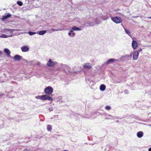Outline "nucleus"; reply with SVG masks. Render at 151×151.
I'll return each mask as SVG.
<instances>
[{
	"label": "nucleus",
	"mask_w": 151,
	"mask_h": 151,
	"mask_svg": "<svg viewBox=\"0 0 151 151\" xmlns=\"http://www.w3.org/2000/svg\"><path fill=\"white\" fill-rule=\"evenodd\" d=\"M28 34H29V35H32L35 34L36 33L35 32H28Z\"/></svg>",
	"instance_id": "nucleus-23"
},
{
	"label": "nucleus",
	"mask_w": 151,
	"mask_h": 151,
	"mask_svg": "<svg viewBox=\"0 0 151 151\" xmlns=\"http://www.w3.org/2000/svg\"><path fill=\"white\" fill-rule=\"evenodd\" d=\"M105 109L106 110H108L110 109V107L109 106H106Z\"/></svg>",
	"instance_id": "nucleus-24"
},
{
	"label": "nucleus",
	"mask_w": 151,
	"mask_h": 151,
	"mask_svg": "<svg viewBox=\"0 0 151 151\" xmlns=\"http://www.w3.org/2000/svg\"><path fill=\"white\" fill-rule=\"evenodd\" d=\"M83 67L88 69H91L92 68L91 64L89 63H86L84 64Z\"/></svg>",
	"instance_id": "nucleus-7"
},
{
	"label": "nucleus",
	"mask_w": 151,
	"mask_h": 151,
	"mask_svg": "<svg viewBox=\"0 0 151 151\" xmlns=\"http://www.w3.org/2000/svg\"><path fill=\"white\" fill-rule=\"evenodd\" d=\"M6 16H4L2 17V18H1V20L2 21H4L5 19H7Z\"/></svg>",
	"instance_id": "nucleus-22"
},
{
	"label": "nucleus",
	"mask_w": 151,
	"mask_h": 151,
	"mask_svg": "<svg viewBox=\"0 0 151 151\" xmlns=\"http://www.w3.org/2000/svg\"><path fill=\"white\" fill-rule=\"evenodd\" d=\"M46 31L45 30H43L42 31H41L39 32V34L40 35H43L45 34L46 33Z\"/></svg>",
	"instance_id": "nucleus-17"
},
{
	"label": "nucleus",
	"mask_w": 151,
	"mask_h": 151,
	"mask_svg": "<svg viewBox=\"0 0 151 151\" xmlns=\"http://www.w3.org/2000/svg\"><path fill=\"white\" fill-rule=\"evenodd\" d=\"M53 91L52 88L50 86L47 87L44 90L45 93L49 95L51 94L52 93Z\"/></svg>",
	"instance_id": "nucleus-3"
},
{
	"label": "nucleus",
	"mask_w": 151,
	"mask_h": 151,
	"mask_svg": "<svg viewBox=\"0 0 151 151\" xmlns=\"http://www.w3.org/2000/svg\"><path fill=\"white\" fill-rule=\"evenodd\" d=\"M14 35H6L4 34H3L1 35L0 36V37L1 38H6L9 37H12L14 36Z\"/></svg>",
	"instance_id": "nucleus-13"
},
{
	"label": "nucleus",
	"mask_w": 151,
	"mask_h": 151,
	"mask_svg": "<svg viewBox=\"0 0 151 151\" xmlns=\"http://www.w3.org/2000/svg\"><path fill=\"white\" fill-rule=\"evenodd\" d=\"M68 35H69V36H70V35H71V33H70V32H69V33H68Z\"/></svg>",
	"instance_id": "nucleus-31"
},
{
	"label": "nucleus",
	"mask_w": 151,
	"mask_h": 151,
	"mask_svg": "<svg viewBox=\"0 0 151 151\" xmlns=\"http://www.w3.org/2000/svg\"><path fill=\"white\" fill-rule=\"evenodd\" d=\"M132 54L131 53L130 54V56H132Z\"/></svg>",
	"instance_id": "nucleus-35"
},
{
	"label": "nucleus",
	"mask_w": 151,
	"mask_h": 151,
	"mask_svg": "<svg viewBox=\"0 0 151 151\" xmlns=\"http://www.w3.org/2000/svg\"><path fill=\"white\" fill-rule=\"evenodd\" d=\"M143 133L142 132L140 131L138 132L137 134V136L139 138L141 137L143 135Z\"/></svg>",
	"instance_id": "nucleus-14"
},
{
	"label": "nucleus",
	"mask_w": 151,
	"mask_h": 151,
	"mask_svg": "<svg viewBox=\"0 0 151 151\" xmlns=\"http://www.w3.org/2000/svg\"><path fill=\"white\" fill-rule=\"evenodd\" d=\"M24 151H29L28 150H24Z\"/></svg>",
	"instance_id": "nucleus-34"
},
{
	"label": "nucleus",
	"mask_w": 151,
	"mask_h": 151,
	"mask_svg": "<svg viewBox=\"0 0 151 151\" xmlns=\"http://www.w3.org/2000/svg\"><path fill=\"white\" fill-rule=\"evenodd\" d=\"M138 44L136 41L133 40L132 42V46L134 49H135L137 47Z\"/></svg>",
	"instance_id": "nucleus-11"
},
{
	"label": "nucleus",
	"mask_w": 151,
	"mask_h": 151,
	"mask_svg": "<svg viewBox=\"0 0 151 151\" xmlns=\"http://www.w3.org/2000/svg\"><path fill=\"white\" fill-rule=\"evenodd\" d=\"M52 129V127L51 126L48 125L47 126V129L48 131H50Z\"/></svg>",
	"instance_id": "nucleus-20"
},
{
	"label": "nucleus",
	"mask_w": 151,
	"mask_h": 151,
	"mask_svg": "<svg viewBox=\"0 0 151 151\" xmlns=\"http://www.w3.org/2000/svg\"><path fill=\"white\" fill-rule=\"evenodd\" d=\"M7 18H8L9 17H10L11 16V15L10 14H7V15L6 16Z\"/></svg>",
	"instance_id": "nucleus-25"
},
{
	"label": "nucleus",
	"mask_w": 151,
	"mask_h": 151,
	"mask_svg": "<svg viewBox=\"0 0 151 151\" xmlns=\"http://www.w3.org/2000/svg\"><path fill=\"white\" fill-rule=\"evenodd\" d=\"M147 18H148L151 19V17H148Z\"/></svg>",
	"instance_id": "nucleus-33"
},
{
	"label": "nucleus",
	"mask_w": 151,
	"mask_h": 151,
	"mask_svg": "<svg viewBox=\"0 0 151 151\" xmlns=\"http://www.w3.org/2000/svg\"><path fill=\"white\" fill-rule=\"evenodd\" d=\"M65 67L68 70H69L70 69V67L69 66L66 65Z\"/></svg>",
	"instance_id": "nucleus-26"
},
{
	"label": "nucleus",
	"mask_w": 151,
	"mask_h": 151,
	"mask_svg": "<svg viewBox=\"0 0 151 151\" xmlns=\"http://www.w3.org/2000/svg\"><path fill=\"white\" fill-rule=\"evenodd\" d=\"M21 49L23 52H26L29 51V47L27 46H24L22 47Z\"/></svg>",
	"instance_id": "nucleus-9"
},
{
	"label": "nucleus",
	"mask_w": 151,
	"mask_h": 151,
	"mask_svg": "<svg viewBox=\"0 0 151 151\" xmlns=\"http://www.w3.org/2000/svg\"><path fill=\"white\" fill-rule=\"evenodd\" d=\"M111 18L114 22L117 24L120 23L122 21L121 18L119 17H112Z\"/></svg>",
	"instance_id": "nucleus-2"
},
{
	"label": "nucleus",
	"mask_w": 151,
	"mask_h": 151,
	"mask_svg": "<svg viewBox=\"0 0 151 151\" xmlns=\"http://www.w3.org/2000/svg\"><path fill=\"white\" fill-rule=\"evenodd\" d=\"M3 54V52L0 50V55H1Z\"/></svg>",
	"instance_id": "nucleus-28"
},
{
	"label": "nucleus",
	"mask_w": 151,
	"mask_h": 151,
	"mask_svg": "<svg viewBox=\"0 0 151 151\" xmlns=\"http://www.w3.org/2000/svg\"><path fill=\"white\" fill-rule=\"evenodd\" d=\"M149 151H151V148H150L148 149Z\"/></svg>",
	"instance_id": "nucleus-32"
},
{
	"label": "nucleus",
	"mask_w": 151,
	"mask_h": 151,
	"mask_svg": "<svg viewBox=\"0 0 151 151\" xmlns=\"http://www.w3.org/2000/svg\"><path fill=\"white\" fill-rule=\"evenodd\" d=\"M73 32V30H70V32L71 33Z\"/></svg>",
	"instance_id": "nucleus-29"
},
{
	"label": "nucleus",
	"mask_w": 151,
	"mask_h": 151,
	"mask_svg": "<svg viewBox=\"0 0 151 151\" xmlns=\"http://www.w3.org/2000/svg\"><path fill=\"white\" fill-rule=\"evenodd\" d=\"M16 30V29H4V32L7 34H10V35H13L12 33L14 31Z\"/></svg>",
	"instance_id": "nucleus-4"
},
{
	"label": "nucleus",
	"mask_w": 151,
	"mask_h": 151,
	"mask_svg": "<svg viewBox=\"0 0 151 151\" xmlns=\"http://www.w3.org/2000/svg\"><path fill=\"white\" fill-rule=\"evenodd\" d=\"M17 4L19 6H22L23 5L21 1H17Z\"/></svg>",
	"instance_id": "nucleus-21"
},
{
	"label": "nucleus",
	"mask_w": 151,
	"mask_h": 151,
	"mask_svg": "<svg viewBox=\"0 0 151 151\" xmlns=\"http://www.w3.org/2000/svg\"><path fill=\"white\" fill-rule=\"evenodd\" d=\"M22 57L18 55H16L14 56V59L15 60L19 61L22 58Z\"/></svg>",
	"instance_id": "nucleus-10"
},
{
	"label": "nucleus",
	"mask_w": 151,
	"mask_h": 151,
	"mask_svg": "<svg viewBox=\"0 0 151 151\" xmlns=\"http://www.w3.org/2000/svg\"><path fill=\"white\" fill-rule=\"evenodd\" d=\"M4 51L5 52V53L7 55V56L8 57H11V56L10 55V52L9 50H8L7 48L4 49Z\"/></svg>",
	"instance_id": "nucleus-12"
},
{
	"label": "nucleus",
	"mask_w": 151,
	"mask_h": 151,
	"mask_svg": "<svg viewBox=\"0 0 151 151\" xmlns=\"http://www.w3.org/2000/svg\"><path fill=\"white\" fill-rule=\"evenodd\" d=\"M139 53L138 51H135L133 54V59L134 60H137L139 56Z\"/></svg>",
	"instance_id": "nucleus-5"
},
{
	"label": "nucleus",
	"mask_w": 151,
	"mask_h": 151,
	"mask_svg": "<svg viewBox=\"0 0 151 151\" xmlns=\"http://www.w3.org/2000/svg\"><path fill=\"white\" fill-rule=\"evenodd\" d=\"M72 35H73V37L75 35V33H72Z\"/></svg>",
	"instance_id": "nucleus-30"
},
{
	"label": "nucleus",
	"mask_w": 151,
	"mask_h": 151,
	"mask_svg": "<svg viewBox=\"0 0 151 151\" xmlns=\"http://www.w3.org/2000/svg\"><path fill=\"white\" fill-rule=\"evenodd\" d=\"M124 30H125L126 33L127 34H128L129 36L131 37V35H130L131 32L129 31V30L127 29H125V28H124Z\"/></svg>",
	"instance_id": "nucleus-18"
},
{
	"label": "nucleus",
	"mask_w": 151,
	"mask_h": 151,
	"mask_svg": "<svg viewBox=\"0 0 151 151\" xmlns=\"http://www.w3.org/2000/svg\"><path fill=\"white\" fill-rule=\"evenodd\" d=\"M38 97L37 98H39L40 99L45 100L47 99L51 101H52V99L49 96L47 95H43L40 96H37L36 97Z\"/></svg>",
	"instance_id": "nucleus-1"
},
{
	"label": "nucleus",
	"mask_w": 151,
	"mask_h": 151,
	"mask_svg": "<svg viewBox=\"0 0 151 151\" xmlns=\"http://www.w3.org/2000/svg\"><path fill=\"white\" fill-rule=\"evenodd\" d=\"M63 30V29H50V30H49L48 31L51 32L50 31V30L52 31H58L59 30Z\"/></svg>",
	"instance_id": "nucleus-19"
},
{
	"label": "nucleus",
	"mask_w": 151,
	"mask_h": 151,
	"mask_svg": "<svg viewBox=\"0 0 151 151\" xmlns=\"http://www.w3.org/2000/svg\"><path fill=\"white\" fill-rule=\"evenodd\" d=\"M117 61V60L115 59H111L109 60H108L105 63V65H108V64L109 63H113L114 62V61Z\"/></svg>",
	"instance_id": "nucleus-6"
},
{
	"label": "nucleus",
	"mask_w": 151,
	"mask_h": 151,
	"mask_svg": "<svg viewBox=\"0 0 151 151\" xmlns=\"http://www.w3.org/2000/svg\"><path fill=\"white\" fill-rule=\"evenodd\" d=\"M106 88V86L102 84L101 85L100 87V90L101 91H104Z\"/></svg>",
	"instance_id": "nucleus-15"
},
{
	"label": "nucleus",
	"mask_w": 151,
	"mask_h": 151,
	"mask_svg": "<svg viewBox=\"0 0 151 151\" xmlns=\"http://www.w3.org/2000/svg\"><path fill=\"white\" fill-rule=\"evenodd\" d=\"M142 51V49L140 48V49H139V50H138V51H138V52H141Z\"/></svg>",
	"instance_id": "nucleus-27"
},
{
	"label": "nucleus",
	"mask_w": 151,
	"mask_h": 151,
	"mask_svg": "<svg viewBox=\"0 0 151 151\" xmlns=\"http://www.w3.org/2000/svg\"><path fill=\"white\" fill-rule=\"evenodd\" d=\"M56 63V62L52 61L51 59H50L47 62V64L48 66H50L54 65Z\"/></svg>",
	"instance_id": "nucleus-8"
},
{
	"label": "nucleus",
	"mask_w": 151,
	"mask_h": 151,
	"mask_svg": "<svg viewBox=\"0 0 151 151\" xmlns=\"http://www.w3.org/2000/svg\"><path fill=\"white\" fill-rule=\"evenodd\" d=\"M72 29L74 31H80L81 30V29L76 26L73 27Z\"/></svg>",
	"instance_id": "nucleus-16"
}]
</instances>
